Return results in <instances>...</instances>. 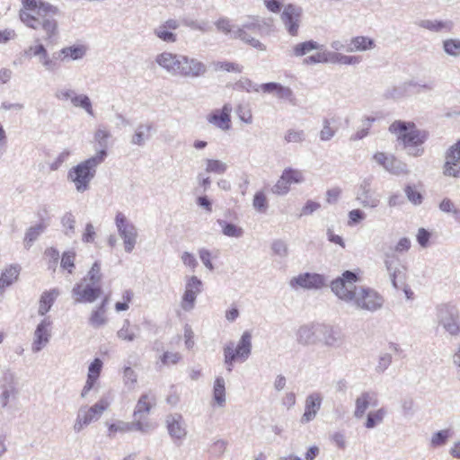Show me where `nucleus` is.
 <instances>
[{
    "mask_svg": "<svg viewBox=\"0 0 460 460\" xmlns=\"http://www.w3.org/2000/svg\"><path fill=\"white\" fill-rule=\"evenodd\" d=\"M356 273L346 270L341 278L334 279L331 288L332 292L346 303L352 304L357 309L376 312L383 307L384 297L369 288H357Z\"/></svg>",
    "mask_w": 460,
    "mask_h": 460,
    "instance_id": "obj_1",
    "label": "nucleus"
},
{
    "mask_svg": "<svg viewBox=\"0 0 460 460\" xmlns=\"http://www.w3.org/2000/svg\"><path fill=\"white\" fill-rule=\"evenodd\" d=\"M107 157V152L98 151L94 155L73 166L67 172V180L74 183L77 192L84 193L90 189L97 168Z\"/></svg>",
    "mask_w": 460,
    "mask_h": 460,
    "instance_id": "obj_2",
    "label": "nucleus"
},
{
    "mask_svg": "<svg viewBox=\"0 0 460 460\" xmlns=\"http://www.w3.org/2000/svg\"><path fill=\"white\" fill-rule=\"evenodd\" d=\"M22 9L20 11V19L27 26L37 30L40 21L49 14L58 13V7L45 3L42 0H22Z\"/></svg>",
    "mask_w": 460,
    "mask_h": 460,
    "instance_id": "obj_3",
    "label": "nucleus"
},
{
    "mask_svg": "<svg viewBox=\"0 0 460 460\" xmlns=\"http://www.w3.org/2000/svg\"><path fill=\"white\" fill-rule=\"evenodd\" d=\"M252 352V335L249 332H244L236 346L234 341L227 342L223 349L224 363L227 372H232L234 363L236 360L244 362L248 359Z\"/></svg>",
    "mask_w": 460,
    "mask_h": 460,
    "instance_id": "obj_4",
    "label": "nucleus"
},
{
    "mask_svg": "<svg viewBox=\"0 0 460 460\" xmlns=\"http://www.w3.org/2000/svg\"><path fill=\"white\" fill-rule=\"evenodd\" d=\"M389 131L396 135L404 146L422 145L427 138L426 132L419 130L413 122L395 120L390 125Z\"/></svg>",
    "mask_w": 460,
    "mask_h": 460,
    "instance_id": "obj_5",
    "label": "nucleus"
},
{
    "mask_svg": "<svg viewBox=\"0 0 460 460\" xmlns=\"http://www.w3.org/2000/svg\"><path fill=\"white\" fill-rule=\"evenodd\" d=\"M438 323L452 337L460 334V314L456 307L442 305L438 308Z\"/></svg>",
    "mask_w": 460,
    "mask_h": 460,
    "instance_id": "obj_6",
    "label": "nucleus"
},
{
    "mask_svg": "<svg viewBox=\"0 0 460 460\" xmlns=\"http://www.w3.org/2000/svg\"><path fill=\"white\" fill-rule=\"evenodd\" d=\"M115 225L119 237L123 240L125 252L128 253L132 252L137 242V228L122 212L116 214Z\"/></svg>",
    "mask_w": 460,
    "mask_h": 460,
    "instance_id": "obj_7",
    "label": "nucleus"
},
{
    "mask_svg": "<svg viewBox=\"0 0 460 460\" xmlns=\"http://www.w3.org/2000/svg\"><path fill=\"white\" fill-rule=\"evenodd\" d=\"M19 394L18 378L11 369L3 372L0 380V406L6 408L11 401H14Z\"/></svg>",
    "mask_w": 460,
    "mask_h": 460,
    "instance_id": "obj_8",
    "label": "nucleus"
},
{
    "mask_svg": "<svg viewBox=\"0 0 460 460\" xmlns=\"http://www.w3.org/2000/svg\"><path fill=\"white\" fill-rule=\"evenodd\" d=\"M279 18L288 35L292 37L298 35L303 18L301 6L294 4H286Z\"/></svg>",
    "mask_w": 460,
    "mask_h": 460,
    "instance_id": "obj_9",
    "label": "nucleus"
},
{
    "mask_svg": "<svg viewBox=\"0 0 460 460\" xmlns=\"http://www.w3.org/2000/svg\"><path fill=\"white\" fill-rule=\"evenodd\" d=\"M107 406V402L100 401L89 408L85 406L81 407L77 412L76 420L73 427L74 431L79 433L91 422L99 420Z\"/></svg>",
    "mask_w": 460,
    "mask_h": 460,
    "instance_id": "obj_10",
    "label": "nucleus"
},
{
    "mask_svg": "<svg viewBox=\"0 0 460 460\" xmlns=\"http://www.w3.org/2000/svg\"><path fill=\"white\" fill-rule=\"evenodd\" d=\"M181 307L185 312L194 309L197 296L202 292L203 283L196 276H186Z\"/></svg>",
    "mask_w": 460,
    "mask_h": 460,
    "instance_id": "obj_11",
    "label": "nucleus"
},
{
    "mask_svg": "<svg viewBox=\"0 0 460 460\" xmlns=\"http://www.w3.org/2000/svg\"><path fill=\"white\" fill-rule=\"evenodd\" d=\"M304 181L305 176L302 171L288 167L284 169L271 190L274 194L283 196L288 193L291 184H299Z\"/></svg>",
    "mask_w": 460,
    "mask_h": 460,
    "instance_id": "obj_12",
    "label": "nucleus"
},
{
    "mask_svg": "<svg viewBox=\"0 0 460 460\" xmlns=\"http://www.w3.org/2000/svg\"><path fill=\"white\" fill-rule=\"evenodd\" d=\"M101 284L84 281L83 279L72 289V295L76 303H93L102 295Z\"/></svg>",
    "mask_w": 460,
    "mask_h": 460,
    "instance_id": "obj_13",
    "label": "nucleus"
},
{
    "mask_svg": "<svg viewBox=\"0 0 460 460\" xmlns=\"http://www.w3.org/2000/svg\"><path fill=\"white\" fill-rule=\"evenodd\" d=\"M384 263L394 288L400 289L405 282V267L394 253L385 252Z\"/></svg>",
    "mask_w": 460,
    "mask_h": 460,
    "instance_id": "obj_14",
    "label": "nucleus"
},
{
    "mask_svg": "<svg viewBox=\"0 0 460 460\" xmlns=\"http://www.w3.org/2000/svg\"><path fill=\"white\" fill-rule=\"evenodd\" d=\"M374 177L368 175L361 180L358 184L356 199L366 208H376L380 203V199L372 190Z\"/></svg>",
    "mask_w": 460,
    "mask_h": 460,
    "instance_id": "obj_15",
    "label": "nucleus"
},
{
    "mask_svg": "<svg viewBox=\"0 0 460 460\" xmlns=\"http://www.w3.org/2000/svg\"><path fill=\"white\" fill-rule=\"evenodd\" d=\"M376 164L394 175H402L409 172L407 164L397 159L394 155L384 152H376L373 155Z\"/></svg>",
    "mask_w": 460,
    "mask_h": 460,
    "instance_id": "obj_16",
    "label": "nucleus"
},
{
    "mask_svg": "<svg viewBox=\"0 0 460 460\" xmlns=\"http://www.w3.org/2000/svg\"><path fill=\"white\" fill-rule=\"evenodd\" d=\"M184 55L162 52L155 57V63L172 76H180V66H181Z\"/></svg>",
    "mask_w": 460,
    "mask_h": 460,
    "instance_id": "obj_17",
    "label": "nucleus"
},
{
    "mask_svg": "<svg viewBox=\"0 0 460 460\" xmlns=\"http://www.w3.org/2000/svg\"><path fill=\"white\" fill-rule=\"evenodd\" d=\"M460 139L452 145L445 154V164L443 165V173L446 176L460 177Z\"/></svg>",
    "mask_w": 460,
    "mask_h": 460,
    "instance_id": "obj_18",
    "label": "nucleus"
},
{
    "mask_svg": "<svg viewBox=\"0 0 460 460\" xmlns=\"http://www.w3.org/2000/svg\"><path fill=\"white\" fill-rule=\"evenodd\" d=\"M289 286L293 289H319L324 286V278L317 273L305 272L293 277L289 280Z\"/></svg>",
    "mask_w": 460,
    "mask_h": 460,
    "instance_id": "obj_19",
    "label": "nucleus"
},
{
    "mask_svg": "<svg viewBox=\"0 0 460 460\" xmlns=\"http://www.w3.org/2000/svg\"><path fill=\"white\" fill-rule=\"evenodd\" d=\"M180 76L185 78H199L204 76L208 72L207 65L202 61L184 55L181 66H180Z\"/></svg>",
    "mask_w": 460,
    "mask_h": 460,
    "instance_id": "obj_20",
    "label": "nucleus"
},
{
    "mask_svg": "<svg viewBox=\"0 0 460 460\" xmlns=\"http://www.w3.org/2000/svg\"><path fill=\"white\" fill-rule=\"evenodd\" d=\"M319 331L321 336L320 341L325 346L337 349L343 345L345 335L340 329L321 324Z\"/></svg>",
    "mask_w": 460,
    "mask_h": 460,
    "instance_id": "obj_21",
    "label": "nucleus"
},
{
    "mask_svg": "<svg viewBox=\"0 0 460 460\" xmlns=\"http://www.w3.org/2000/svg\"><path fill=\"white\" fill-rule=\"evenodd\" d=\"M378 396L376 392L368 390L362 392L355 400L354 417L362 419L368 407H376L378 405Z\"/></svg>",
    "mask_w": 460,
    "mask_h": 460,
    "instance_id": "obj_22",
    "label": "nucleus"
},
{
    "mask_svg": "<svg viewBox=\"0 0 460 460\" xmlns=\"http://www.w3.org/2000/svg\"><path fill=\"white\" fill-rule=\"evenodd\" d=\"M51 321L49 317L44 318L36 327L34 332L33 342L31 344V350L34 353L40 352L50 340Z\"/></svg>",
    "mask_w": 460,
    "mask_h": 460,
    "instance_id": "obj_23",
    "label": "nucleus"
},
{
    "mask_svg": "<svg viewBox=\"0 0 460 460\" xmlns=\"http://www.w3.org/2000/svg\"><path fill=\"white\" fill-rule=\"evenodd\" d=\"M169 435L174 440H182L187 436V425L180 413L169 414L165 420Z\"/></svg>",
    "mask_w": 460,
    "mask_h": 460,
    "instance_id": "obj_24",
    "label": "nucleus"
},
{
    "mask_svg": "<svg viewBox=\"0 0 460 460\" xmlns=\"http://www.w3.org/2000/svg\"><path fill=\"white\" fill-rule=\"evenodd\" d=\"M155 425L146 420L141 421L140 420H133L132 422L118 421L117 423L111 424L109 426V431L112 432H129V431H139L141 433H148L155 429Z\"/></svg>",
    "mask_w": 460,
    "mask_h": 460,
    "instance_id": "obj_25",
    "label": "nucleus"
},
{
    "mask_svg": "<svg viewBox=\"0 0 460 460\" xmlns=\"http://www.w3.org/2000/svg\"><path fill=\"white\" fill-rule=\"evenodd\" d=\"M58 13L49 14L42 21H40V24L37 26V30L41 29L45 35L43 40L47 45H55L59 38L58 24L55 16Z\"/></svg>",
    "mask_w": 460,
    "mask_h": 460,
    "instance_id": "obj_26",
    "label": "nucleus"
},
{
    "mask_svg": "<svg viewBox=\"0 0 460 460\" xmlns=\"http://www.w3.org/2000/svg\"><path fill=\"white\" fill-rule=\"evenodd\" d=\"M321 324H305L296 332V341L304 346L314 345L320 341Z\"/></svg>",
    "mask_w": 460,
    "mask_h": 460,
    "instance_id": "obj_27",
    "label": "nucleus"
},
{
    "mask_svg": "<svg viewBox=\"0 0 460 460\" xmlns=\"http://www.w3.org/2000/svg\"><path fill=\"white\" fill-rule=\"evenodd\" d=\"M232 110L231 104L226 103L222 109L215 110L209 114L208 116V121L222 130H228L231 127L230 114Z\"/></svg>",
    "mask_w": 460,
    "mask_h": 460,
    "instance_id": "obj_28",
    "label": "nucleus"
},
{
    "mask_svg": "<svg viewBox=\"0 0 460 460\" xmlns=\"http://www.w3.org/2000/svg\"><path fill=\"white\" fill-rule=\"evenodd\" d=\"M323 397L319 393L309 394L305 402V412L301 417L300 422L306 424L312 421L321 409Z\"/></svg>",
    "mask_w": 460,
    "mask_h": 460,
    "instance_id": "obj_29",
    "label": "nucleus"
},
{
    "mask_svg": "<svg viewBox=\"0 0 460 460\" xmlns=\"http://www.w3.org/2000/svg\"><path fill=\"white\" fill-rule=\"evenodd\" d=\"M155 403V398L154 395L150 394H142L139 397L133 412L134 420H140L141 421H144L143 420L147 414H149Z\"/></svg>",
    "mask_w": 460,
    "mask_h": 460,
    "instance_id": "obj_30",
    "label": "nucleus"
},
{
    "mask_svg": "<svg viewBox=\"0 0 460 460\" xmlns=\"http://www.w3.org/2000/svg\"><path fill=\"white\" fill-rule=\"evenodd\" d=\"M87 50L88 48L83 44L65 47L59 50L58 58L62 62L76 61L84 58Z\"/></svg>",
    "mask_w": 460,
    "mask_h": 460,
    "instance_id": "obj_31",
    "label": "nucleus"
},
{
    "mask_svg": "<svg viewBox=\"0 0 460 460\" xmlns=\"http://www.w3.org/2000/svg\"><path fill=\"white\" fill-rule=\"evenodd\" d=\"M376 47V41L367 36H355L349 40L346 48L347 52H365Z\"/></svg>",
    "mask_w": 460,
    "mask_h": 460,
    "instance_id": "obj_32",
    "label": "nucleus"
},
{
    "mask_svg": "<svg viewBox=\"0 0 460 460\" xmlns=\"http://www.w3.org/2000/svg\"><path fill=\"white\" fill-rule=\"evenodd\" d=\"M260 87L264 93H274L279 99L288 100L290 102H293V91L288 86H283L279 83L271 82L260 84Z\"/></svg>",
    "mask_w": 460,
    "mask_h": 460,
    "instance_id": "obj_33",
    "label": "nucleus"
},
{
    "mask_svg": "<svg viewBox=\"0 0 460 460\" xmlns=\"http://www.w3.org/2000/svg\"><path fill=\"white\" fill-rule=\"evenodd\" d=\"M418 25L420 28L433 32H440L443 31H450L454 27V23L451 21H438L429 19L420 20L418 22Z\"/></svg>",
    "mask_w": 460,
    "mask_h": 460,
    "instance_id": "obj_34",
    "label": "nucleus"
},
{
    "mask_svg": "<svg viewBox=\"0 0 460 460\" xmlns=\"http://www.w3.org/2000/svg\"><path fill=\"white\" fill-rule=\"evenodd\" d=\"M48 225L44 222H40L35 226L29 227L24 235V246L29 249L32 243L39 238V236L44 233L47 229Z\"/></svg>",
    "mask_w": 460,
    "mask_h": 460,
    "instance_id": "obj_35",
    "label": "nucleus"
},
{
    "mask_svg": "<svg viewBox=\"0 0 460 460\" xmlns=\"http://www.w3.org/2000/svg\"><path fill=\"white\" fill-rule=\"evenodd\" d=\"M59 291L56 288L44 292L41 295L40 300V305L38 309V314L40 315H45L51 308L54 301L58 296Z\"/></svg>",
    "mask_w": 460,
    "mask_h": 460,
    "instance_id": "obj_36",
    "label": "nucleus"
},
{
    "mask_svg": "<svg viewBox=\"0 0 460 460\" xmlns=\"http://www.w3.org/2000/svg\"><path fill=\"white\" fill-rule=\"evenodd\" d=\"M152 128V124L150 123L138 125L132 136L131 143L139 146H144L146 141L150 137Z\"/></svg>",
    "mask_w": 460,
    "mask_h": 460,
    "instance_id": "obj_37",
    "label": "nucleus"
},
{
    "mask_svg": "<svg viewBox=\"0 0 460 460\" xmlns=\"http://www.w3.org/2000/svg\"><path fill=\"white\" fill-rule=\"evenodd\" d=\"M321 48L322 46H320L316 41L310 40L296 44L292 48L291 55L296 58H300L313 50L320 49Z\"/></svg>",
    "mask_w": 460,
    "mask_h": 460,
    "instance_id": "obj_38",
    "label": "nucleus"
},
{
    "mask_svg": "<svg viewBox=\"0 0 460 460\" xmlns=\"http://www.w3.org/2000/svg\"><path fill=\"white\" fill-rule=\"evenodd\" d=\"M226 382L222 376H217L213 386V399L217 404L223 407L226 403Z\"/></svg>",
    "mask_w": 460,
    "mask_h": 460,
    "instance_id": "obj_39",
    "label": "nucleus"
},
{
    "mask_svg": "<svg viewBox=\"0 0 460 460\" xmlns=\"http://www.w3.org/2000/svg\"><path fill=\"white\" fill-rule=\"evenodd\" d=\"M20 268L18 266H10L0 276V290L12 285L18 278Z\"/></svg>",
    "mask_w": 460,
    "mask_h": 460,
    "instance_id": "obj_40",
    "label": "nucleus"
},
{
    "mask_svg": "<svg viewBox=\"0 0 460 460\" xmlns=\"http://www.w3.org/2000/svg\"><path fill=\"white\" fill-rule=\"evenodd\" d=\"M335 123V119H328L324 118L323 119V128L319 132V137L322 141H329L331 140L336 134L338 128L332 124Z\"/></svg>",
    "mask_w": 460,
    "mask_h": 460,
    "instance_id": "obj_41",
    "label": "nucleus"
},
{
    "mask_svg": "<svg viewBox=\"0 0 460 460\" xmlns=\"http://www.w3.org/2000/svg\"><path fill=\"white\" fill-rule=\"evenodd\" d=\"M452 436L453 431L451 429L438 430L432 434L430 438V447L434 448L443 447Z\"/></svg>",
    "mask_w": 460,
    "mask_h": 460,
    "instance_id": "obj_42",
    "label": "nucleus"
},
{
    "mask_svg": "<svg viewBox=\"0 0 460 460\" xmlns=\"http://www.w3.org/2000/svg\"><path fill=\"white\" fill-rule=\"evenodd\" d=\"M387 411L385 408H379L376 411H371L367 415L365 427L367 429H374L376 425L383 422Z\"/></svg>",
    "mask_w": 460,
    "mask_h": 460,
    "instance_id": "obj_43",
    "label": "nucleus"
},
{
    "mask_svg": "<svg viewBox=\"0 0 460 460\" xmlns=\"http://www.w3.org/2000/svg\"><path fill=\"white\" fill-rule=\"evenodd\" d=\"M217 224L221 226L222 233L228 237L240 238L243 234V229L234 224L223 219H218Z\"/></svg>",
    "mask_w": 460,
    "mask_h": 460,
    "instance_id": "obj_44",
    "label": "nucleus"
},
{
    "mask_svg": "<svg viewBox=\"0 0 460 460\" xmlns=\"http://www.w3.org/2000/svg\"><path fill=\"white\" fill-rule=\"evenodd\" d=\"M75 107L84 109L89 115L93 116V105L90 98L85 94H76L75 93L72 101Z\"/></svg>",
    "mask_w": 460,
    "mask_h": 460,
    "instance_id": "obj_45",
    "label": "nucleus"
},
{
    "mask_svg": "<svg viewBox=\"0 0 460 460\" xmlns=\"http://www.w3.org/2000/svg\"><path fill=\"white\" fill-rule=\"evenodd\" d=\"M306 139V134L302 129H288L284 135V141L288 144H302Z\"/></svg>",
    "mask_w": 460,
    "mask_h": 460,
    "instance_id": "obj_46",
    "label": "nucleus"
},
{
    "mask_svg": "<svg viewBox=\"0 0 460 460\" xmlns=\"http://www.w3.org/2000/svg\"><path fill=\"white\" fill-rule=\"evenodd\" d=\"M443 50L453 58L460 57V40L447 39L443 41Z\"/></svg>",
    "mask_w": 460,
    "mask_h": 460,
    "instance_id": "obj_47",
    "label": "nucleus"
},
{
    "mask_svg": "<svg viewBox=\"0 0 460 460\" xmlns=\"http://www.w3.org/2000/svg\"><path fill=\"white\" fill-rule=\"evenodd\" d=\"M270 249L274 255L279 258H287L288 255V245L282 239H275L270 244Z\"/></svg>",
    "mask_w": 460,
    "mask_h": 460,
    "instance_id": "obj_48",
    "label": "nucleus"
},
{
    "mask_svg": "<svg viewBox=\"0 0 460 460\" xmlns=\"http://www.w3.org/2000/svg\"><path fill=\"white\" fill-rule=\"evenodd\" d=\"M62 226L65 228L64 234L71 237L75 234V218L71 212H66L61 218Z\"/></svg>",
    "mask_w": 460,
    "mask_h": 460,
    "instance_id": "obj_49",
    "label": "nucleus"
},
{
    "mask_svg": "<svg viewBox=\"0 0 460 460\" xmlns=\"http://www.w3.org/2000/svg\"><path fill=\"white\" fill-rule=\"evenodd\" d=\"M227 169L226 163L217 159L206 160V172L217 174H223Z\"/></svg>",
    "mask_w": 460,
    "mask_h": 460,
    "instance_id": "obj_50",
    "label": "nucleus"
},
{
    "mask_svg": "<svg viewBox=\"0 0 460 460\" xmlns=\"http://www.w3.org/2000/svg\"><path fill=\"white\" fill-rule=\"evenodd\" d=\"M155 35L164 42L174 43L177 40V35L171 31V30L164 28L163 24H160L154 30Z\"/></svg>",
    "mask_w": 460,
    "mask_h": 460,
    "instance_id": "obj_51",
    "label": "nucleus"
},
{
    "mask_svg": "<svg viewBox=\"0 0 460 460\" xmlns=\"http://www.w3.org/2000/svg\"><path fill=\"white\" fill-rule=\"evenodd\" d=\"M376 120L373 117H365L362 119V128H359L352 137L351 140H360L367 136L369 128H371L373 122Z\"/></svg>",
    "mask_w": 460,
    "mask_h": 460,
    "instance_id": "obj_52",
    "label": "nucleus"
},
{
    "mask_svg": "<svg viewBox=\"0 0 460 460\" xmlns=\"http://www.w3.org/2000/svg\"><path fill=\"white\" fill-rule=\"evenodd\" d=\"M111 137V133L109 130L103 128H98L94 134V139L98 143L99 146L101 147L100 151H106V148L108 147V139Z\"/></svg>",
    "mask_w": 460,
    "mask_h": 460,
    "instance_id": "obj_53",
    "label": "nucleus"
},
{
    "mask_svg": "<svg viewBox=\"0 0 460 460\" xmlns=\"http://www.w3.org/2000/svg\"><path fill=\"white\" fill-rule=\"evenodd\" d=\"M123 383L129 389L132 390L135 388L136 384L137 382V373L130 367H125L123 368Z\"/></svg>",
    "mask_w": 460,
    "mask_h": 460,
    "instance_id": "obj_54",
    "label": "nucleus"
},
{
    "mask_svg": "<svg viewBox=\"0 0 460 460\" xmlns=\"http://www.w3.org/2000/svg\"><path fill=\"white\" fill-rule=\"evenodd\" d=\"M117 335L119 339L127 341H133L137 335L136 332L130 328L128 320H125L122 327L118 331Z\"/></svg>",
    "mask_w": 460,
    "mask_h": 460,
    "instance_id": "obj_55",
    "label": "nucleus"
},
{
    "mask_svg": "<svg viewBox=\"0 0 460 460\" xmlns=\"http://www.w3.org/2000/svg\"><path fill=\"white\" fill-rule=\"evenodd\" d=\"M102 278V274L101 272V263L100 261H95L84 279V281H92L96 284H101Z\"/></svg>",
    "mask_w": 460,
    "mask_h": 460,
    "instance_id": "obj_56",
    "label": "nucleus"
},
{
    "mask_svg": "<svg viewBox=\"0 0 460 460\" xmlns=\"http://www.w3.org/2000/svg\"><path fill=\"white\" fill-rule=\"evenodd\" d=\"M404 192L409 201L412 204L420 205L422 203L423 197L414 185H407L404 188Z\"/></svg>",
    "mask_w": 460,
    "mask_h": 460,
    "instance_id": "obj_57",
    "label": "nucleus"
},
{
    "mask_svg": "<svg viewBox=\"0 0 460 460\" xmlns=\"http://www.w3.org/2000/svg\"><path fill=\"white\" fill-rule=\"evenodd\" d=\"M107 322L105 317V312L102 311V309H95L93 311L91 317L89 319V323L93 328H100L103 326Z\"/></svg>",
    "mask_w": 460,
    "mask_h": 460,
    "instance_id": "obj_58",
    "label": "nucleus"
},
{
    "mask_svg": "<svg viewBox=\"0 0 460 460\" xmlns=\"http://www.w3.org/2000/svg\"><path fill=\"white\" fill-rule=\"evenodd\" d=\"M213 67L216 71L219 70H225L227 72H235V73H241L243 70V67L233 62H227V61H217L213 63Z\"/></svg>",
    "mask_w": 460,
    "mask_h": 460,
    "instance_id": "obj_59",
    "label": "nucleus"
},
{
    "mask_svg": "<svg viewBox=\"0 0 460 460\" xmlns=\"http://www.w3.org/2000/svg\"><path fill=\"white\" fill-rule=\"evenodd\" d=\"M75 252L74 251L65 252L61 258V267L66 270L69 273L73 272L75 268Z\"/></svg>",
    "mask_w": 460,
    "mask_h": 460,
    "instance_id": "obj_60",
    "label": "nucleus"
},
{
    "mask_svg": "<svg viewBox=\"0 0 460 460\" xmlns=\"http://www.w3.org/2000/svg\"><path fill=\"white\" fill-rule=\"evenodd\" d=\"M253 208L259 212H265L268 208V201L262 191L255 193L252 201Z\"/></svg>",
    "mask_w": 460,
    "mask_h": 460,
    "instance_id": "obj_61",
    "label": "nucleus"
},
{
    "mask_svg": "<svg viewBox=\"0 0 460 460\" xmlns=\"http://www.w3.org/2000/svg\"><path fill=\"white\" fill-rule=\"evenodd\" d=\"M392 363V355L390 353H381L376 367V371L379 374L384 373Z\"/></svg>",
    "mask_w": 460,
    "mask_h": 460,
    "instance_id": "obj_62",
    "label": "nucleus"
},
{
    "mask_svg": "<svg viewBox=\"0 0 460 460\" xmlns=\"http://www.w3.org/2000/svg\"><path fill=\"white\" fill-rule=\"evenodd\" d=\"M402 413L405 418H411L414 414V401L411 398H404L401 401Z\"/></svg>",
    "mask_w": 460,
    "mask_h": 460,
    "instance_id": "obj_63",
    "label": "nucleus"
},
{
    "mask_svg": "<svg viewBox=\"0 0 460 460\" xmlns=\"http://www.w3.org/2000/svg\"><path fill=\"white\" fill-rule=\"evenodd\" d=\"M238 118L246 124L252 122V115L251 109L248 106L240 104L236 109Z\"/></svg>",
    "mask_w": 460,
    "mask_h": 460,
    "instance_id": "obj_64",
    "label": "nucleus"
}]
</instances>
